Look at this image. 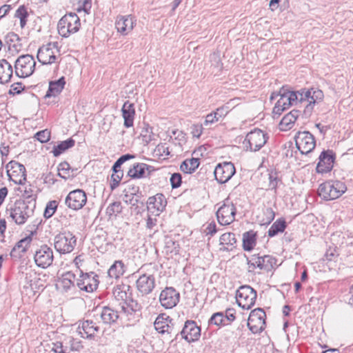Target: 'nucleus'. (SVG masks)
Wrapping results in <instances>:
<instances>
[{"instance_id":"1","label":"nucleus","mask_w":353,"mask_h":353,"mask_svg":"<svg viewBox=\"0 0 353 353\" xmlns=\"http://www.w3.org/2000/svg\"><path fill=\"white\" fill-rule=\"evenodd\" d=\"M34 207V205H30L24 201H16L7 208L6 217L18 225L23 224L28 218L33 216Z\"/></svg>"},{"instance_id":"2","label":"nucleus","mask_w":353,"mask_h":353,"mask_svg":"<svg viewBox=\"0 0 353 353\" xmlns=\"http://www.w3.org/2000/svg\"><path fill=\"white\" fill-rule=\"evenodd\" d=\"M278 97H279V99L277 100L272 111L274 114L278 115H280L283 110L288 108L299 99L298 92L290 91L284 86L279 90V92L272 93L270 100L272 101Z\"/></svg>"},{"instance_id":"3","label":"nucleus","mask_w":353,"mask_h":353,"mask_svg":"<svg viewBox=\"0 0 353 353\" xmlns=\"http://www.w3.org/2000/svg\"><path fill=\"white\" fill-rule=\"evenodd\" d=\"M346 190V186L343 182L339 181H329L319 185L318 193L323 199L329 201L340 197Z\"/></svg>"},{"instance_id":"4","label":"nucleus","mask_w":353,"mask_h":353,"mask_svg":"<svg viewBox=\"0 0 353 353\" xmlns=\"http://www.w3.org/2000/svg\"><path fill=\"white\" fill-rule=\"evenodd\" d=\"M80 26L79 17L75 13H69L59 20L57 29L59 35L63 37H68L71 34L77 32Z\"/></svg>"},{"instance_id":"5","label":"nucleus","mask_w":353,"mask_h":353,"mask_svg":"<svg viewBox=\"0 0 353 353\" xmlns=\"http://www.w3.org/2000/svg\"><path fill=\"white\" fill-rule=\"evenodd\" d=\"M77 244L76 236L70 232H63L56 235L54 239L55 250L60 254H68L73 251Z\"/></svg>"},{"instance_id":"6","label":"nucleus","mask_w":353,"mask_h":353,"mask_svg":"<svg viewBox=\"0 0 353 353\" xmlns=\"http://www.w3.org/2000/svg\"><path fill=\"white\" fill-rule=\"evenodd\" d=\"M37 57L38 61L43 65L57 63L60 58L57 43H48L42 46L39 48Z\"/></svg>"},{"instance_id":"7","label":"nucleus","mask_w":353,"mask_h":353,"mask_svg":"<svg viewBox=\"0 0 353 353\" xmlns=\"http://www.w3.org/2000/svg\"><path fill=\"white\" fill-rule=\"evenodd\" d=\"M268 136L263 131L254 129L250 132L245 137L243 143L247 151H259L267 142Z\"/></svg>"},{"instance_id":"8","label":"nucleus","mask_w":353,"mask_h":353,"mask_svg":"<svg viewBox=\"0 0 353 353\" xmlns=\"http://www.w3.org/2000/svg\"><path fill=\"white\" fill-rule=\"evenodd\" d=\"M36 61L30 54L20 56L15 61V73L21 78L28 77L35 70Z\"/></svg>"},{"instance_id":"9","label":"nucleus","mask_w":353,"mask_h":353,"mask_svg":"<svg viewBox=\"0 0 353 353\" xmlns=\"http://www.w3.org/2000/svg\"><path fill=\"white\" fill-rule=\"evenodd\" d=\"M256 299V292L249 285L241 286L236 291V303L243 310H250L254 305Z\"/></svg>"},{"instance_id":"10","label":"nucleus","mask_w":353,"mask_h":353,"mask_svg":"<svg viewBox=\"0 0 353 353\" xmlns=\"http://www.w3.org/2000/svg\"><path fill=\"white\" fill-rule=\"evenodd\" d=\"M266 314L261 308L251 311L248 319V326L253 334H259L265 330Z\"/></svg>"},{"instance_id":"11","label":"nucleus","mask_w":353,"mask_h":353,"mask_svg":"<svg viewBox=\"0 0 353 353\" xmlns=\"http://www.w3.org/2000/svg\"><path fill=\"white\" fill-rule=\"evenodd\" d=\"M236 212V208L232 202L228 199H225L216 211L219 223L222 225H228L232 223L235 219Z\"/></svg>"},{"instance_id":"12","label":"nucleus","mask_w":353,"mask_h":353,"mask_svg":"<svg viewBox=\"0 0 353 353\" xmlns=\"http://www.w3.org/2000/svg\"><path fill=\"white\" fill-rule=\"evenodd\" d=\"M294 139L297 149L303 154L311 152L315 148V139L308 131L299 132Z\"/></svg>"},{"instance_id":"13","label":"nucleus","mask_w":353,"mask_h":353,"mask_svg":"<svg viewBox=\"0 0 353 353\" xmlns=\"http://www.w3.org/2000/svg\"><path fill=\"white\" fill-rule=\"evenodd\" d=\"M54 260L52 249L47 245H42L37 249L34 254L35 264L41 268L50 266Z\"/></svg>"},{"instance_id":"14","label":"nucleus","mask_w":353,"mask_h":353,"mask_svg":"<svg viewBox=\"0 0 353 353\" xmlns=\"http://www.w3.org/2000/svg\"><path fill=\"white\" fill-rule=\"evenodd\" d=\"M6 172L10 180L15 184L23 185L26 181V168L17 161H11L7 164Z\"/></svg>"},{"instance_id":"15","label":"nucleus","mask_w":353,"mask_h":353,"mask_svg":"<svg viewBox=\"0 0 353 353\" xmlns=\"http://www.w3.org/2000/svg\"><path fill=\"white\" fill-rule=\"evenodd\" d=\"M98 276L93 272L83 273L80 271L79 279H77V286L81 290L87 292H92L99 285Z\"/></svg>"},{"instance_id":"16","label":"nucleus","mask_w":353,"mask_h":353,"mask_svg":"<svg viewBox=\"0 0 353 353\" xmlns=\"http://www.w3.org/2000/svg\"><path fill=\"white\" fill-rule=\"evenodd\" d=\"M146 266L143 265L139 270L140 275L137 280V288L142 294H150L155 286L153 274L145 272Z\"/></svg>"},{"instance_id":"17","label":"nucleus","mask_w":353,"mask_h":353,"mask_svg":"<svg viewBox=\"0 0 353 353\" xmlns=\"http://www.w3.org/2000/svg\"><path fill=\"white\" fill-rule=\"evenodd\" d=\"M87 202L85 192L80 189L71 191L65 198L66 205L72 210H78L81 209Z\"/></svg>"},{"instance_id":"18","label":"nucleus","mask_w":353,"mask_h":353,"mask_svg":"<svg viewBox=\"0 0 353 353\" xmlns=\"http://www.w3.org/2000/svg\"><path fill=\"white\" fill-rule=\"evenodd\" d=\"M180 294L173 288H165L159 295L161 305L165 309H171L179 301Z\"/></svg>"},{"instance_id":"19","label":"nucleus","mask_w":353,"mask_h":353,"mask_svg":"<svg viewBox=\"0 0 353 353\" xmlns=\"http://www.w3.org/2000/svg\"><path fill=\"white\" fill-rule=\"evenodd\" d=\"M234 165L231 162L219 163L214 169V176L220 183H225L228 181L235 174Z\"/></svg>"},{"instance_id":"20","label":"nucleus","mask_w":353,"mask_h":353,"mask_svg":"<svg viewBox=\"0 0 353 353\" xmlns=\"http://www.w3.org/2000/svg\"><path fill=\"white\" fill-rule=\"evenodd\" d=\"M298 94L300 101H306L308 103L306 105V109L307 110H312V105L321 101L324 97L321 90L314 88L310 90H303L301 92H298Z\"/></svg>"},{"instance_id":"21","label":"nucleus","mask_w":353,"mask_h":353,"mask_svg":"<svg viewBox=\"0 0 353 353\" xmlns=\"http://www.w3.org/2000/svg\"><path fill=\"white\" fill-rule=\"evenodd\" d=\"M167 204L166 199L163 194H157L153 196L149 197L147 202L148 210L155 215H159L163 212Z\"/></svg>"},{"instance_id":"22","label":"nucleus","mask_w":353,"mask_h":353,"mask_svg":"<svg viewBox=\"0 0 353 353\" xmlns=\"http://www.w3.org/2000/svg\"><path fill=\"white\" fill-rule=\"evenodd\" d=\"M170 322L169 316L165 317L164 314L159 315L154 323V328L161 334L175 335L176 332L173 326L170 325Z\"/></svg>"},{"instance_id":"23","label":"nucleus","mask_w":353,"mask_h":353,"mask_svg":"<svg viewBox=\"0 0 353 353\" xmlns=\"http://www.w3.org/2000/svg\"><path fill=\"white\" fill-rule=\"evenodd\" d=\"M200 328L194 321H186L183 330L181 332L182 338L188 342L196 341L200 336Z\"/></svg>"},{"instance_id":"24","label":"nucleus","mask_w":353,"mask_h":353,"mask_svg":"<svg viewBox=\"0 0 353 353\" xmlns=\"http://www.w3.org/2000/svg\"><path fill=\"white\" fill-rule=\"evenodd\" d=\"M135 20L131 15L118 17L115 23L117 31L122 34H127L134 28Z\"/></svg>"},{"instance_id":"25","label":"nucleus","mask_w":353,"mask_h":353,"mask_svg":"<svg viewBox=\"0 0 353 353\" xmlns=\"http://www.w3.org/2000/svg\"><path fill=\"white\" fill-rule=\"evenodd\" d=\"M334 157L332 152L323 151L319 156V161L316 165V170L319 173H325L331 170L333 166Z\"/></svg>"},{"instance_id":"26","label":"nucleus","mask_w":353,"mask_h":353,"mask_svg":"<svg viewBox=\"0 0 353 353\" xmlns=\"http://www.w3.org/2000/svg\"><path fill=\"white\" fill-rule=\"evenodd\" d=\"M32 241V234L19 241L10 252L12 258L19 259L26 252Z\"/></svg>"},{"instance_id":"27","label":"nucleus","mask_w":353,"mask_h":353,"mask_svg":"<svg viewBox=\"0 0 353 353\" xmlns=\"http://www.w3.org/2000/svg\"><path fill=\"white\" fill-rule=\"evenodd\" d=\"M122 117L124 119L123 125L125 128L132 127L135 116V108L133 103L127 101L121 108Z\"/></svg>"},{"instance_id":"28","label":"nucleus","mask_w":353,"mask_h":353,"mask_svg":"<svg viewBox=\"0 0 353 353\" xmlns=\"http://www.w3.org/2000/svg\"><path fill=\"white\" fill-rule=\"evenodd\" d=\"M99 331V327L92 321H85L81 323L77 329V333L83 338H91Z\"/></svg>"},{"instance_id":"29","label":"nucleus","mask_w":353,"mask_h":353,"mask_svg":"<svg viewBox=\"0 0 353 353\" xmlns=\"http://www.w3.org/2000/svg\"><path fill=\"white\" fill-rule=\"evenodd\" d=\"M75 282L77 283L75 274L69 271L61 276L57 286L64 291H68L75 288Z\"/></svg>"},{"instance_id":"30","label":"nucleus","mask_w":353,"mask_h":353,"mask_svg":"<svg viewBox=\"0 0 353 353\" xmlns=\"http://www.w3.org/2000/svg\"><path fill=\"white\" fill-rule=\"evenodd\" d=\"M299 116V112L298 110H292L290 112L285 115L279 123V128L282 131H287L290 130L297 118Z\"/></svg>"},{"instance_id":"31","label":"nucleus","mask_w":353,"mask_h":353,"mask_svg":"<svg viewBox=\"0 0 353 353\" xmlns=\"http://www.w3.org/2000/svg\"><path fill=\"white\" fill-rule=\"evenodd\" d=\"M65 84V81L63 77L57 81L50 82L49 88L45 97H51L57 96L63 89Z\"/></svg>"},{"instance_id":"32","label":"nucleus","mask_w":353,"mask_h":353,"mask_svg":"<svg viewBox=\"0 0 353 353\" xmlns=\"http://www.w3.org/2000/svg\"><path fill=\"white\" fill-rule=\"evenodd\" d=\"M12 72L11 64L6 59L0 60V83L8 82L12 76Z\"/></svg>"},{"instance_id":"33","label":"nucleus","mask_w":353,"mask_h":353,"mask_svg":"<svg viewBox=\"0 0 353 353\" xmlns=\"http://www.w3.org/2000/svg\"><path fill=\"white\" fill-rule=\"evenodd\" d=\"M150 166L145 163H135L128 172V175L132 179H141L145 176L146 170H149Z\"/></svg>"},{"instance_id":"34","label":"nucleus","mask_w":353,"mask_h":353,"mask_svg":"<svg viewBox=\"0 0 353 353\" xmlns=\"http://www.w3.org/2000/svg\"><path fill=\"white\" fill-rule=\"evenodd\" d=\"M254 260L258 261V268L260 270H265V271H270L271 270L274 265L276 264V259L269 255H265L263 256H257V259H255ZM255 263H257V261H254Z\"/></svg>"},{"instance_id":"35","label":"nucleus","mask_w":353,"mask_h":353,"mask_svg":"<svg viewBox=\"0 0 353 353\" xmlns=\"http://www.w3.org/2000/svg\"><path fill=\"white\" fill-rule=\"evenodd\" d=\"M100 317L104 323L110 324L114 323L118 319L119 314L117 311H115L109 307H105L102 309L100 313Z\"/></svg>"},{"instance_id":"36","label":"nucleus","mask_w":353,"mask_h":353,"mask_svg":"<svg viewBox=\"0 0 353 353\" xmlns=\"http://www.w3.org/2000/svg\"><path fill=\"white\" fill-rule=\"evenodd\" d=\"M256 234L253 230H250L243 234V248L246 251L252 250L256 243Z\"/></svg>"},{"instance_id":"37","label":"nucleus","mask_w":353,"mask_h":353,"mask_svg":"<svg viewBox=\"0 0 353 353\" xmlns=\"http://www.w3.org/2000/svg\"><path fill=\"white\" fill-rule=\"evenodd\" d=\"M199 165V159L197 157L185 159L181 165L180 169L182 172L186 174H191Z\"/></svg>"},{"instance_id":"38","label":"nucleus","mask_w":353,"mask_h":353,"mask_svg":"<svg viewBox=\"0 0 353 353\" xmlns=\"http://www.w3.org/2000/svg\"><path fill=\"white\" fill-rule=\"evenodd\" d=\"M124 264L121 261H116L109 268L108 274L110 278L119 279L124 273Z\"/></svg>"},{"instance_id":"39","label":"nucleus","mask_w":353,"mask_h":353,"mask_svg":"<svg viewBox=\"0 0 353 353\" xmlns=\"http://www.w3.org/2000/svg\"><path fill=\"white\" fill-rule=\"evenodd\" d=\"M58 175L66 180L74 176L76 170L72 169L68 162H62L58 165Z\"/></svg>"},{"instance_id":"40","label":"nucleus","mask_w":353,"mask_h":353,"mask_svg":"<svg viewBox=\"0 0 353 353\" xmlns=\"http://www.w3.org/2000/svg\"><path fill=\"white\" fill-rule=\"evenodd\" d=\"M74 140L72 139H68L65 141H61L57 146H54L52 150V153L54 157H58L66 150L73 147L74 145Z\"/></svg>"},{"instance_id":"41","label":"nucleus","mask_w":353,"mask_h":353,"mask_svg":"<svg viewBox=\"0 0 353 353\" xmlns=\"http://www.w3.org/2000/svg\"><path fill=\"white\" fill-rule=\"evenodd\" d=\"M220 245L223 246V249L229 250V246H233L236 242L235 234L232 232L223 234L220 237Z\"/></svg>"},{"instance_id":"42","label":"nucleus","mask_w":353,"mask_h":353,"mask_svg":"<svg viewBox=\"0 0 353 353\" xmlns=\"http://www.w3.org/2000/svg\"><path fill=\"white\" fill-rule=\"evenodd\" d=\"M155 134L152 132V128L147 124L142 128L140 133V139L144 145L148 144L154 139Z\"/></svg>"},{"instance_id":"43","label":"nucleus","mask_w":353,"mask_h":353,"mask_svg":"<svg viewBox=\"0 0 353 353\" xmlns=\"http://www.w3.org/2000/svg\"><path fill=\"white\" fill-rule=\"evenodd\" d=\"M286 228L285 221L284 220H277L275 221L268 230L269 236H274L279 232H282Z\"/></svg>"},{"instance_id":"44","label":"nucleus","mask_w":353,"mask_h":353,"mask_svg":"<svg viewBox=\"0 0 353 353\" xmlns=\"http://www.w3.org/2000/svg\"><path fill=\"white\" fill-rule=\"evenodd\" d=\"M122 210V205L120 201H115L110 203L107 209L106 214L110 218L112 216H116Z\"/></svg>"},{"instance_id":"45","label":"nucleus","mask_w":353,"mask_h":353,"mask_svg":"<svg viewBox=\"0 0 353 353\" xmlns=\"http://www.w3.org/2000/svg\"><path fill=\"white\" fill-rule=\"evenodd\" d=\"M14 17L20 19L21 26L23 28L26 24V17H28L27 9L25 6H20L16 10Z\"/></svg>"},{"instance_id":"46","label":"nucleus","mask_w":353,"mask_h":353,"mask_svg":"<svg viewBox=\"0 0 353 353\" xmlns=\"http://www.w3.org/2000/svg\"><path fill=\"white\" fill-rule=\"evenodd\" d=\"M57 208V202L56 201L48 202L44 211V216L47 219L50 218L54 214Z\"/></svg>"},{"instance_id":"47","label":"nucleus","mask_w":353,"mask_h":353,"mask_svg":"<svg viewBox=\"0 0 353 353\" xmlns=\"http://www.w3.org/2000/svg\"><path fill=\"white\" fill-rule=\"evenodd\" d=\"M225 316L222 312H217L214 314L210 321V324H214L216 325H221L222 324H225Z\"/></svg>"},{"instance_id":"48","label":"nucleus","mask_w":353,"mask_h":353,"mask_svg":"<svg viewBox=\"0 0 353 353\" xmlns=\"http://www.w3.org/2000/svg\"><path fill=\"white\" fill-rule=\"evenodd\" d=\"M35 137L41 143H46L50 140V132L48 130L39 131L35 134Z\"/></svg>"},{"instance_id":"49","label":"nucleus","mask_w":353,"mask_h":353,"mask_svg":"<svg viewBox=\"0 0 353 353\" xmlns=\"http://www.w3.org/2000/svg\"><path fill=\"white\" fill-rule=\"evenodd\" d=\"M279 182H281V181L276 176V174H270L268 190H274V192L276 193V188Z\"/></svg>"},{"instance_id":"50","label":"nucleus","mask_w":353,"mask_h":353,"mask_svg":"<svg viewBox=\"0 0 353 353\" xmlns=\"http://www.w3.org/2000/svg\"><path fill=\"white\" fill-rule=\"evenodd\" d=\"M263 214L265 216V219L262 220V224H269L274 219V212L270 208H266L263 211Z\"/></svg>"},{"instance_id":"51","label":"nucleus","mask_w":353,"mask_h":353,"mask_svg":"<svg viewBox=\"0 0 353 353\" xmlns=\"http://www.w3.org/2000/svg\"><path fill=\"white\" fill-rule=\"evenodd\" d=\"M123 172L114 173L112 174L111 183H110L111 190L115 189L119 185V184L123 177Z\"/></svg>"},{"instance_id":"52","label":"nucleus","mask_w":353,"mask_h":353,"mask_svg":"<svg viewBox=\"0 0 353 353\" xmlns=\"http://www.w3.org/2000/svg\"><path fill=\"white\" fill-rule=\"evenodd\" d=\"M170 183L172 188H177L181 184V175L179 173H174L170 177Z\"/></svg>"},{"instance_id":"53","label":"nucleus","mask_w":353,"mask_h":353,"mask_svg":"<svg viewBox=\"0 0 353 353\" xmlns=\"http://www.w3.org/2000/svg\"><path fill=\"white\" fill-rule=\"evenodd\" d=\"M52 350L55 353H69L68 348L67 347H64L61 342H56L54 343Z\"/></svg>"},{"instance_id":"54","label":"nucleus","mask_w":353,"mask_h":353,"mask_svg":"<svg viewBox=\"0 0 353 353\" xmlns=\"http://www.w3.org/2000/svg\"><path fill=\"white\" fill-rule=\"evenodd\" d=\"M203 132L202 125L194 124L191 126V134L194 137L199 138Z\"/></svg>"},{"instance_id":"55","label":"nucleus","mask_w":353,"mask_h":353,"mask_svg":"<svg viewBox=\"0 0 353 353\" xmlns=\"http://www.w3.org/2000/svg\"><path fill=\"white\" fill-rule=\"evenodd\" d=\"M218 121L219 117H217L214 112H212L206 116L204 124L208 125L209 124H212L215 122H217Z\"/></svg>"},{"instance_id":"56","label":"nucleus","mask_w":353,"mask_h":353,"mask_svg":"<svg viewBox=\"0 0 353 353\" xmlns=\"http://www.w3.org/2000/svg\"><path fill=\"white\" fill-rule=\"evenodd\" d=\"M24 89V86L21 83H13L11 85L10 92L11 94H19Z\"/></svg>"},{"instance_id":"57","label":"nucleus","mask_w":353,"mask_h":353,"mask_svg":"<svg viewBox=\"0 0 353 353\" xmlns=\"http://www.w3.org/2000/svg\"><path fill=\"white\" fill-rule=\"evenodd\" d=\"M255 259H257L256 256H252L250 260H248V270L249 272H254L255 269L258 268V262L255 263L254 261H258L257 260H254Z\"/></svg>"},{"instance_id":"58","label":"nucleus","mask_w":353,"mask_h":353,"mask_svg":"<svg viewBox=\"0 0 353 353\" xmlns=\"http://www.w3.org/2000/svg\"><path fill=\"white\" fill-rule=\"evenodd\" d=\"M134 155H132V154H124V155H122L121 157H119L117 161H116V166L117 167H121V165L124 163L126 161L128 160H130V159H134Z\"/></svg>"},{"instance_id":"59","label":"nucleus","mask_w":353,"mask_h":353,"mask_svg":"<svg viewBox=\"0 0 353 353\" xmlns=\"http://www.w3.org/2000/svg\"><path fill=\"white\" fill-rule=\"evenodd\" d=\"M11 9L12 6L10 5L7 4H5L0 7V19L4 17Z\"/></svg>"},{"instance_id":"60","label":"nucleus","mask_w":353,"mask_h":353,"mask_svg":"<svg viewBox=\"0 0 353 353\" xmlns=\"http://www.w3.org/2000/svg\"><path fill=\"white\" fill-rule=\"evenodd\" d=\"M113 294L117 299H124L127 296L126 293L121 290L119 288H116Z\"/></svg>"},{"instance_id":"61","label":"nucleus","mask_w":353,"mask_h":353,"mask_svg":"<svg viewBox=\"0 0 353 353\" xmlns=\"http://www.w3.org/2000/svg\"><path fill=\"white\" fill-rule=\"evenodd\" d=\"M79 3L81 4V8L85 12H88V10L91 8V0H81Z\"/></svg>"},{"instance_id":"62","label":"nucleus","mask_w":353,"mask_h":353,"mask_svg":"<svg viewBox=\"0 0 353 353\" xmlns=\"http://www.w3.org/2000/svg\"><path fill=\"white\" fill-rule=\"evenodd\" d=\"M207 234L213 235L216 232V224L214 223H210L206 228L205 230Z\"/></svg>"},{"instance_id":"63","label":"nucleus","mask_w":353,"mask_h":353,"mask_svg":"<svg viewBox=\"0 0 353 353\" xmlns=\"http://www.w3.org/2000/svg\"><path fill=\"white\" fill-rule=\"evenodd\" d=\"M235 319L234 312L233 309H228L226 310V316L225 320L232 321Z\"/></svg>"},{"instance_id":"64","label":"nucleus","mask_w":353,"mask_h":353,"mask_svg":"<svg viewBox=\"0 0 353 353\" xmlns=\"http://www.w3.org/2000/svg\"><path fill=\"white\" fill-rule=\"evenodd\" d=\"M214 112L217 117H219V119L221 117L225 116L227 114V111L223 107L217 108L216 110Z\"/></svg>"}]
</instances>
